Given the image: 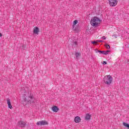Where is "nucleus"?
<instances>
[{
    "label": "nucleus",
    "instance_id": "17",
    "mask_svg": "<svg viewBox=\"0 0 129 129\" xmlns=\"http://www.w3.org/2000/svg\"><path fill=\"white\" fill-rule=\"evenodd\" d=\"M77 23H78V21L77 20H76L74 21V22H73V26L76 25Z\"/></svg>",
    "mask_w": 129,
    "mask_h": 129
},
{
    "label": "nucleus",
    "instance_id": "25",
    "mask_svg": "<svg viewBox=\"0 0 129 129\" xmlns=\"http://www.w3.org/2000/svg\"><path fill=\"white\" fill-rule=\"evenodd\" d=\"M3 37V34H2V33H0V37Z\"/></svg>",
    "mask_w": 129,
    "mask_h": 129
},
{
    "label": "nucleus",
    "instance_id": "7",
    "mask_svg": "<svg viewBox=\"0 0 129 129\" xmlns=\"http://www.w3.org/2000/svg\"><path fill=\"white\" fill-rule=\"evenodd\" d=\"M40 31L39 28L38 27H35L33 29V33L36 35L39 34V32Z\"/></svg>",
    "mask_w": 129,
    "mask_h": 129
},
{
    "label": "nucleus",
    "instance_id": "14",
    "mask_svg": "<svg viewBox=\"0 0 129 129\" xmlns=\"http://www.w3.org/2000/svg\"><path fill=\"white\" fill-rule=\"evenodd\" d=\"M80 55H81V53H80V52H76L75 56H76V59H78V57H80Z\"/></svg>",
    "mask_w": 129,
    "mask_h": 129
},
{
    "label": "nucleus",
    "instance_id": "9",
    "mask_svg": "<svg viewBox=\"0 0 129 129\" xmlns=\"http://www.w3.org/2000/svg\"><path fill=\"white\" fill-rule=\"evenodd\" d=\"M7 104L8 105L9 108H10V109H12L13 108V106H12V103H11V100L10 99L8 98L7 100Z\"/></svg>",
    "mask_w": 129,
    "mask_h": 129
},
{
    "label": "nucleus",
    "instance_id": "16",
    "mask_svg": "<svg viewBox=\"0 0 129 129\" xmlns=\"http://www.w3.org/2000/svg\"><path fill=\"white\" fill-rule=\"evenodd\" d=\"M91 43L93 44V45H98V43H97V40L96 41H92Z\"/></svg>",
    "mask_w": 129,
    "mask_h": 129
},
{
    "label": "nucleus",
    "instance_id": "10",
    "mask_svg": "<svg viewBox=\"0 0 129 129\" xmlns=\"http://www.w3.org/2000/svg\"><path fill=\"white\" fill-rule=\"evenodd\" d=\"M110 50H106V51H99V53L100 54H103V55H108V53H110Z\"/></svg>",
    "mask_w": 129,
    "mask_h": 129
},
{
    "label": "nucleus",
    "instance_id": "18",
    "mask_svg": "<svg viewBox=\"0 0 129 129\" xmlns=\"http://www.w3.org/2000/svg\"><path fill=\"white\" fill-rule=\"evenodd\" d=\"M105 47H106V49H110V46L107 43L105 44Z\"/></svg>",
    "mask_w": 129,
    "mask_h": 129
},
{
    "label": "nucleus",
    "instance_id": "3",
    "mask_svg": "<svg viewBox=\"0 0 129 129\" xmlns=\"http://www.w3.org/2000/svg\"><path fill=\"white\" fill-rule=\"evenodd\" d=\"M23 100L21 101V103L24 105V106H26L29 102H28V96L26 95V94H24L22 96Z\"/></svg>",
    "mask_w": 129,
    "mask_h": 129
},
{
    "label": "nucleus",
    "instance_id": "1",
    "mask_svg": "<svg viewBox=\"0 0 129 129\" xmlns=\"http://www.w3.org/2000/svg\"><path fill=\"white\" fill-rule=\"evenodd\" d=\"M101 22V20L96 16L93 17L90 21V24L93 27H97L98 26H99Z\"/></svg>",
    "mask_w": 129,
    "mask_h": 129
},
{
    "label": "nucleus",
    "instance_id": "22",
    "mask_svg": "<svg viewBox=\"0 0 129 129\" xmlns=\"http://www.w3.org/2000/svg\"><path fill=\"white\" fill-rule=\"evenodd\" d=\"M103 65H106V64H107V62H106V61H103Z\"/></svg>",
    "mask_w": 129,
    "mask_h": 129
},
{
    "label": "nucleus",
    "instance_id": "2",
    "mask_svg": "<svg viewBox=\"0 0 129 129\" xmlns=\"http://www.w3.org/2000/svg\"><path fill=\"white\" fill-rule=\"evenodd\" d=\"M103 81L107 85H110L112 82V77L110 75L105 76L104 77Z\"/></svg>",
    "mask_w": 129,
    "mask_h": 129
},
{
    "label": "nucleus",
    "instance_id": "6",
    "mask_svg": "<svg viewBox=\"0 0 129 129\" xmlns=\"http://www.w3.org/2000/svg\"><path fill=\"white\" fill-rule=\"evenodd\" d=\"M36 124L37 125H47V124H48V122L46 120L39 121L36 123Z\"/></svg>",
    "mask_w": 129,
    "mask_h": 129
},
{
    "label": "nucleus",
    "instance_id": "21",
    "mask_svg": "<svg viewBox=\"0 0 129 129\" xmlns=\"http://www.w3.org/2000/svg\"><path fill=\"white\" fill-rule=\"evenodd\" d=\"M98 42L103 43V40H97V43H98Z\"/></svg>",
    "mask_w": 129,
    "mask_h": 129
},
{
    "label": "nucleus",
    "instance_id": "11",
    "mask_svg": "<svg viewBox=\"0 0 129 129\" xmlns=\"http://www.w3.org/2000/svg\"><path fill=\"white\" fill-rule=\"evenodd\" d=\"M74 121H75L77 123H79L81 121V118L79 116H76L74 119Z\"/></svg>",
    "mask_w": 129,
    "mask_h": 129
},
{
    "label": "nucleus",
    "instance_id": "19",
    "mask_svg": "<svg viewBox=\"0 0 129 129\" xmlns=\"http://www.w3.org/2000/svg\"><path fill=\"white\" fill-rule=\"evenodd\" d=\"M73 30L74 31H77L78 29L76 28V27H75V25L73 26Z\"/></svg>",
    "mask_w": 129,
    "mask_h": 129
},
{
    "label": "nucleus",
    "instance_id": "12",
    "mask_svg": "<svg viewBox=\"0 0 129 129\" xmlns=\"http://www.w3.org/2000/svg\"><path fill=\"white\" fill-rule=\"evenodd\" d=\"M19 124H20L21 127H25L26 126V123L23 121H19Z\"/></svg>",
    "mask_w": 129,
    "mask_h": 129
},
{
    "label": "nucleus",
    "instance_id": "26",
    "mask_svg": "<svg viewBox=\"0 0 129 129\" xmlns=\"http://www.w3.org/2000/svg\"><path fill=\"white\" fill-rule=\"evenodd\" d=\"M113 37H114L115 38H117V37H116V35H113Z\"/></svg>",
    "mask_w": 129,
    "mask_h": 129
},
{
    "label": "nucleus",
    "instance_id": "5",
    "mask_svg": "<svg viewBox=\"0 0 129 129\" xmlns=\"http://www.w3.org/2000/svg\"><path fill=\"white\" fill-rule=\"evenodd\" d=\"M110 7H115L117 5V0H109Z\"/></svg>",
    "mask_w": 129,
    "mask_h": 129
},
{
    "label": "nucleus",
    "instance_id": "24",
    "mask_svg": "<svg viewBox=\"0 0 129 129\" xmlns=\"http://www.w3.org/2000/svg\"><path fill=\"white\" fill-rule=\"evenodd\" d=\"M102 39H103V40H105L106 39V37H105V36H103L102 37Z\"/></svg>",
    "mask_w": 129,
    "mask_h": 129
},
{
    "label": "nucleus",
    "instance_id": "15",
    "mask_svg": "<svg viewBox=\"0 0 129 129\" xmlns=\"http://www.w3.org/2000/svg\"><path fill=\"white\" fill-rule=\"evenodd\" d=\"M123 125H124V126H125V127H127V128H128V126H129V124L126 123V122H123Z\"/></svg>",
    "mask_w": 129,
    "mask_h": 129
},
{
    "label": "nucleus",
    "instance_id": "20",
    "mask_svg": "<svg viewBox=\"0 0 129 129\" xmlns=\"http://www.w3.org/2000/svg\"><path fill=\"white\" fill-rule=\"evenodd\" d=\"M77 46V41H73V46Z\"/></svg>",
    "mask_w": 129,
    "mask_h": 129
},
{
    "label": "nucleus",
    "instance_id": "4",
    "mask_svg": "<svg viewBox=\"0 0 129 129\" xmlns=\"http://www.w3.org/2000/svg\"><path fill=\"white\" fill-rule=\"evenodd\" d=\"M27 101L30 104L34 103V102H35V98H34V96H33V95L30 94V95L27 96Z\"/></svg>",
    "mask_w": 129,
    "mask_h": 129
},
{
    "label": "nucleus",
    "instance_id": "8",
    "mask_svg": "<svg viewBox=\"0 0 129 129\" xmlns=\"http://www.w3.org/2000/svg\"><path fill=\"white\" fill-rule=\"evenodd\" d=\"M51 109L54 112H58L59 111V108L57 106H52Z\"/></svg>",
    "mask_w": 129,
    "mask_h": 129
},
{
    "label": "nucleus",
    "instance_id": "13",
    "mask_svg": "<svg viewBox=\"0 0 129 129\" xmlns=\"http://www.w3.org/2000/svg\"><path fill=\"white\" fill-rule=\"evenodd\" d=\"M91 118V115L87 113L85 116L86 120H89V119H90Z\"/></svg>",
    "mask_w": 129,
    "mask_h": 129
},
{
    "label": "nucleus",
    "instance_id": "23",
    "mask_svg": "<svg viewBox=\"0 0 129 129\" xmlns=\"http://www.w3.org/2000/svg\"><path fill=\"white\" fill-rule=\"evenodd\" d=\"M95 52H96V53H97L98 52H99V51H100V50H99L98 49H96L95 50Z\"/></svg>",
    "mask_w": 129,
    "mask_h": 129
}]
</instances>
